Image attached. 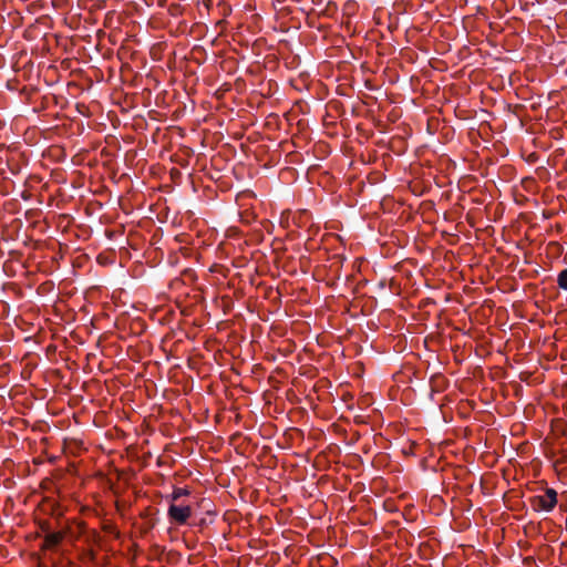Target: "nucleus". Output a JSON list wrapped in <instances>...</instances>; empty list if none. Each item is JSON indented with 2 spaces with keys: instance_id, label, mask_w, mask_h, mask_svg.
<instances>
[{
  "instance_id": "nucleus-1",
  "label": "nucleus",
  "mask_w": 567,
  "mask_h": 567,
  "mask_svg": "<svg viewBox=\"0 0 567 567\" xmlns=\"http://www.w3.org/2000/svg\"><path fill=\"white\" fill-rule=\"evenodd\" d=\"M557 504V492L554 488H546L540 495L532 499V506L536 511L550 512Z\"/></svg>"
},
{
  "instance_id": "nucleus-2",
  "label": "nucleus",
  "mask_w": 567,
  "mask_h": 567,
  "mask_svg": "<svg viewBox=\"0 0 567 567\" xmlns=\"http://www.w3.org/2000/svg\"><path fill=\"white\" fill-rule=\"evenodd\" d=\"M192 508L188 505H176L172 503L168 507V518L178 525H183L192 516Z\"/></svg>"
},
{
  "instance_id": "nucleus-3",
  "label": "nucleus",
  "mask_w": 567,
  "mask_h": 567,
  "mask_svg": "<svg viewBox=\"0 0 567 567\" xmlns=\"http://www.w3.org/2000/svg\"><path fill=\"white\" fill-rule=\"evenodd\" d=\"M62 539L63 534L60 532L48 534L44 539L45 547L52 548L59 545L62 542Z\"/></svg>"
},
{
  "instance_id": "nucleus-4",
  "label": "nucleus",
  "mask_w": 567,
  "mask_h": 567,
  "mask_svg": "<svg viewBox=\"0 0 567 567\" xmlns=\"http://www.w3.org/2000/svg\"><path fill=\"white\" fill-rule=\"evenodd\" d=\"M189 494V491L187 488H175L172 493V501L173 503L177 502L181 497L187 496Z\"/></svg>"
},
{
  "instance_id": "nucleus-5",
  "label": "nucleus",
  "mask_w": 567,
  "mask_h": 567,
  "mask_svg": "<svg viewBox=\"0 0 567 567\" xmlns=\"http://www.w3.org/2000/svg\"><path fill=\"white\" fill-rule=\"evenodd\" d=\"M557 282L559 288L567 290V269L559 272Z\"/></svg>"
}]
</instances>
